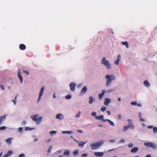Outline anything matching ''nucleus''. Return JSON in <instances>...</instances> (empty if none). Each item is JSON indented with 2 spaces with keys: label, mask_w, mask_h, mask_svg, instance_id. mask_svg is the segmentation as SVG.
<instances>
[{
  "label": "nucleus",
  "mask_w": 157,
  "mask_h": 157,
  "mask_svg": "<svg viewBox=\"0 0 157 157\" xmlns=\"http://www.w3.org/2000/svg\"><path fill=\"white\" fill-rule=\"evenodd\" d=\"M113 89H110L106 91V92L107 93H109L113 92Z\"/></svg>",
  "instance_id": "nucleus-42"
},
{
  "label": "nucleus",
  "mask_w": 157,
  "mask_h": 157,
  "mask_svg": "<svg viewBox=\"0 0 157 157\" xmlns=\"http://www.w3.org/2000/svg\"><path fill=\"white\" fill-rule=\"evenodd\" d=\"M52 146H50L48 148V153L51 152V150H52Z\"/></svg>",
  "instance_id": "nucleus-36"
},
{
  "label": "nucleus",
  "mask_w": 157,
  "mask_h": 157,
  "mask_svg": "<svg viewBox=\"0 0 157 157\" xmlns=\"http://www.w3.org/2000/svg\"><path fill=\"white\" fill-rule=\"evenodd\" d=\"M18 76L21 82L22 83L23 82V78L21 75V73L20 72H18Z\"/></svg>",
  "instance_id": "nucleus-17"
},
{
  "label": "nucleus",
  "mask_w": 157,
  "mask_h": 157,
  "mask_svg": "<svg viewBox=\"0 0 157 157\" xmlns=\"http://www.w3.org/2000/svg\"><path fill=\"white\" fill-rule=\"evenodd\" d=\"M45 88L44 86H43L41 89L39 93V95L42 96L44 93V90Z\"/></svg>",
  "instance_id": "nucleus-23"
},
{
  "label": "nucleus",
  "mask_w": 157,
  "mask_h": 157,
  "mask_svg": "<svg viewBox=\"0 0 157 157\" xmlns=\"http://www.w3.org/2000/svg\"><path fill=\"white\" fill-rule=\"evenodd\" d=\"M104 142L102 140L99 141L98 142L95 143H91L90 146L92 150L97 149L100 147L104 144Z\"/></svg>",
  "instance_id": "nucleus-3"
},
{
  "label": "nucleus",
  "mask_w": 157,
  "mask_h": 157,
  "mask_svg": "<svg viewBox=\"0 0 157 157\" xmlns=\"http://www.w3.org/2000/svg\"><path fill=\"white\" fill-rule=\"evenodd\" d=\"M34 129V128H31L28 127H27L25 128V130H33V129Z\"/></svg>",
  "instance_id": "nucleus-40"
},
{
  "label": "nucleus",
  "mask_w": 157,
  "mask_h": 157,
  "mask_svg": "<svg viewBox=\"0 0 157 157\" xmlns=\"http://www.w3.org/2000/svg\"><path fill=\"white\" fill-rule=\"evenodd\" d=\"M111 102V99L108 98H105L104 100V104L108 106L109 103Z\"/></svg>",
  "instance_id": "nucleus-11"
},
{
  "label": "nucleus",
  "mask_w": 157,
  "mask_h": 157,
  "mask_svg": "<svg viewBox=\"0 0 157 157\" xmlns=\"http://www.w3.org/2000/svg\"><path fill=\"white\" fill-rule=\"evenodd\" d=\"M76 84L74 82H72L69 85L70 89L71 91L74 92L75 90Z\"/></svg>",
  "instance_id": "nucleus-7"
},
{
  "label": "nucleus",
  "mask_w": 157,
  "mask_h": 157,
  "mask_svg": "<svg viewBox=\"0 0 157 157\" xmlns=\"http://www.w3.org/2000/svg\"><path fill=\"white\" fill-rule=\"evenodd\" d=\"M144 85L147 87H148L150 86V84L147 80L144 81Z\"/></svg>",
  "instance_id": "nucleus-24"
},
{
  "label": "nucleus",
  "mask_w": 157,
  "mask_h": 157,
  "mask_svg": "<svg viewBox=\"0 0 157 157\" xmlns=\"http://www.w3.org/2000/svg\"><path fill=\"white\" fill-rule=\"evenodd\" d=\"M6 116V115H4L0 117V125L1 124V123L3 122L5 119Z\"/></svg>",
  "instance_id": "nucleus-15"
},
{
  "label": "nucleus",
  "mask_w": 157,
  "mask_h": 157,
  "mask_svg": "<svg viewBox=\"0 0 157 157\" xmlns=\"http://www.w3.org/2000/svg\"><path fill=\"white\" fill-rule=\"evenodd\" d=\"M138 117L139 118L140 120V121H144L145 120L142 118L141 115V113H139V115H138Z\"/></svg>",
  "instance_id": "nucleus-26"
},
{
  "label": "nucleus",
  "mask_w": 157,
  "mask_h": 157,
  "mask_svg": "<svg viewBox=\"0 0 157 157\" xmlns=\"http://www.w3.org/2000/svg\"><path fill=\"white\" fill-rule=\"evenodd\" d=\"M23 128H19V132H21L22 131Z\"/></svg>",
  "instance_id": "nucleus-51"
},
{
  "label": "nucleus",
  "mask_w": 157,
  "mask_h": 157,
  "mask_svg": "<svg viewBox=\"0 0 157 157\" xmlns=\"http://www.w3.org/2000/svg\"><path fill=\"white\" fill-rule=\"evenodd\" d=\"M53 98H56V94L55 93H54L53 95Z\"/></svg>",
  "instance_id": "nucleus-61"
},
{
  "label": "nucleus",
  "mask_w": 157,
  "mask_h": 157,
  "mask_svg": "<svg viewBox=\"0 0 157 157\" xmlns=\"http://www.w3.org/2000/svg\"><path fill=\"white\" fill-rule=\"evenodd\" d=\"M136 105H137L138 106H140V107L141 106V105H142V104H141L140 103H138V104H137V103Z\"/></svg>",
  "instance_id": "nucleus-58"
},
{
  "label": "nucleus",
  "mask_w": 157,
  "mask_h": 157,
  "mask_svg": "<svg viewBox=\"0 0 157 157\" xmlns=\"http://www.w3.org/2000/svg\"><path fill=\"white\" fill-rule=\"evenodd\" d=\"M87 91V87L86 86H84L82 89L81 90L80 94L81 95H82L85 94Z\"/></svg>",
  "instance_id": "nucleus-10"
},
{
  "label": "nucleus",
  "mask_w": 157,
  "mask_h": 157,
  "mask_svg": "<svg viewBox=\"0 0 157 157\" xmlns=\"http://www.w3.org/2000/svg\"><path fill=\"white\" fill-rule=\"evenodd\" d=\"M88 155L86 153L83 154L81 155V157H86Z\"/></svg>",
  "instance_id": "nucleus-46"
},
{
  "label": "nucleus",
  "mask_w": 157,
  "mask_h": 157,
  "mask_svg": "<svg viewBox=\"0 0 157 157\" xmlns=\"http://www.w3.org/2000/svg\"><path fill=\"white\" fill-rule=\"evenodd\" d=\"M128 126H130V128H134V126L132 124V120L131 119H128Z\"/></svg>",
  "instance_id": "nucleus-14"
},
{
  "label": "nucleus",
  "mask_w": 157,
  "mask_h": 157,
  "mask_svg": "<svg viewBox=\"0 0 157 157\" xmlns=\"http://www.w3.org/2000/svg\"><path fill=\"white\" fill-rule=\"evenodd\" d=\"M96 114H97L95 112H94V111L92 112L91 113V115L94 117L96 116Z\"/></svg>",
  "instance_id": "nucleus-37"
},
{
  "label": "nucleus",
  "mask_w": 157,
  "mask_h": 157,
  "mask_svg": "<svg viewBox=\"0 0 157 157\" xmlns=\"http://www.w3.org/2000/svg\"><path fill=\"white\" fill-rule=\"evenodd\" d=\"M138 150V147H134L131 150V152L134 153L137 152Z\"/></svg>",
  "instance_id": "nucleus-18"
},
{
  "label": "nucleus",
  "mask_w": 157,
  "mask_h": 157,
  "mask_svg": "<svg viewBox=\"0 0 157 157\" xmlns=\"http://www.w3.org/2000/svg\"><path fill=\"white\" fill-rule=\"evenodd\" d=\"M74 140L76 142L78 143V145L82 147H83L84 145L86 144V141H78L75 140V139H74Z\"/></svg>",
  "instance_id": "nucleus-6"
},
{
  "label": "nucleus",
  "mask_w": 157,
  "mask_h": 157,
  "mask_svg": "<svg viewBox=\"0 0 157 157\" xmlns=\"http://www.w3.org/2000/svg\"><path fill=\"white\" fill-rule=\"evenodd\" d=\"M18 157H25V155L24 154L22 153L20 154Z\"/></svg>",
  "instance_id": "nucleus-48"
},
{
  "label": "nucleus",
  "mask_w": 157,
  "mask_h": 157,
  "mask_svg": "<svg viewBox=\"0 0 157 157\" xmlns=\"http://www.w3.org/2000/svg\"><path fill=\"white\" fill-rule=\"evenodd\" d=\"M106 121L108 122L109 124L112 126H114L115 125L114 123L109 119H107L105 120V122Z\"/></svg>",
  "instance_id": "nucleus-22"
},
{
  "label": "nucleus",
  "mask_w": 157,
  "mask_h": 157,
  "mask_svg": "<svg viewBox=\"0 0 157 157\" xmlns=\"http://www.w3.org/2000/svg\"><path fill=\"white\" fill-rule=\"evenodd\" d=\"M133 144L132 143H129L128 145V146L129 147L131 148L133 147Z\"/></svg>",
  "instance_id": "nucleus-41"
},
{
  "label": "nucleus",
  "mask_w": 157,
  "mask_h": 157,
  "mask_svg": "<svg viewBox=\"0 0 157 157\" xmlns=\"http://www.w3.org/2000/svg\"><path fill=\"white\" fill-rule=\"evenodd\" d=\"M62 133L63 134H73L74 132L72 131H62Z\"/></svg>",
  "instance_id": "nucleus-16"
},
{
  "label": "nucleus",
  "mask_w": 157,
  "mask_h": 157,
  "mask_svg": "<svg viewBox=\"0 0 157 157\" xmlns=\"http://www.w3.org/2000/svg\"><path fill=\"white\" fill-rule=\"evenodd\" d=\"M19 48L21 50H24L25 49V46L24 44H21L20 45Z\"/></svg>",
  "instance_id": "nucleus-25"
},
{
  "label": "nucleus",
  "mask_w": 157,
  "mask_h": 157,
  "mask_svg": "<svg viewBox=\"0 0 157 157\" xmlns=\"http://www.w3.org/2000/svg\"><path fill=\"white\" fill-rule=\"evenodd\" d=\"M70 151L68 150H65L63 153V155H66L69 156L70 155Z\"/></svg>",
  "instance_id": "nucleus-20"
},
{
  "label": "nucleus",
  "mask_w": 157,
  "mask_h": 157,
  "mask_svg": "<svg viewBox=\"0 0 157 157\" xmlns=\"http://www.w3.org/2000/svg\"><path fill=\"white\" fill-rule=\"evenodd\" d=\"M106 109V108L105 106H103L101 108V111L103 112L105 111Z\"/></svg>",
  "instance_id": "nucleus-31"
},
{
  "label": "nucleus",
  "mask_w": 157,
  "mask_h": 157,
  "mask_svg": "<svg viewBox=\"0 0 157 157\" xmlns=\"http://www.w3.org/2000/svg\"><path fill=\"white\" fill-rule=\"evenodd\" d=\"M118 100L119 101H121V98H118Z\"/></svg>",
  "instance_id": "nucleus-63"
},
{
  "label": "nucleus",
  "mask_w": 157,
  "mask_h": 157,
  "mask_svg": "<svg viewBox=\"0 0 157 157\" xmlns=\"http://www.w3.org/2000/svg\"><path fill=\"white\" fill-rule=\"evenodd\" d=\"M26 123V122L25 121H23L22 122V123L24 124H25Z\"/></svg>",
  "instance_id": "nucleus-64"
},
{
  "label": "nucleus",
  "mask_w": 157,
  "mask_h": 157,
  "mask_svg": "<svg viewBox=\"0 0 157 157\" xmlns=\"http://www.w3.org/2000/svg\"><path fill=\"white\" fill-rule=\"evenodd\" d=\"M129 127H130V126H125L123 129V131H126Z\"/></svg>",
  "instance_id": "nucleus-29"
},
{
  "label": "nucleus",
  "mask_w": 157,
  "mask_h": 157,
  "mask_svg": "<svg viewBox=\"0 0 157 157\" xmlns=\"http://www.w3.org/2000/svg\"><path fill=\"white\" fill-rule=\"evenodd\" d=\"M101 63L108 70H110L112 68V66L109 62L106 60L105 57H103L101 60Z\"/></svg>",
  "instance_id": "nucleus-2"
},
{
  "label": "nucleus",
  "mask_w": 157,
  "mask_h": 157,
  "mask_svg": "<svg viewBox=\"0 0 157 157\" xmlns=\"http://www.w3.org/2000/svg\"><path fill=\"white\" fill-rule=\"evenodd\" d=\"M105 93V90H102V93L101 94L104 95Z\"/></svg>",
  "instance_id": "nucleus-50"
},
{
  "label": "nucleus",
  "mask_w": 157,
  "mask_h": 157,
  "mask_svg": "<svg viewBox=\"0 0 157 157\" xmlns=\"http://www.w3.org/2000/svg\"><path fill=\"white\" fill-rule=\"evenodd\" d=\"M146 157H151V155H146Z\"/></svg>",
  "instance_id": "nucleus-62"
},
{
  "label": "nucleus",
  "mask_w": 157,
  "mask_h": 157,
  "mask_svg": "<svg viewBox=\"0 0 157 157\" xmlns=\"http://www.w3.org/2000/svg\"><path fill=\"white\" fill-rule=\"evenodd\" d=\"M121 44L123 45H125L127 48H128V44L127 41L122 42Z\"/></svg>",
  "instance_id": "nucleus-27"
},
{
  "label": "nucleus",
  "mask_w": 157,
  "mask_h": 157,
  "mask_svg": "<svg viewBox=\"0 0 157 157\" xmlns=\"http://www.w3.org/2000/svg\"><path fill=\"white\" fill-rule=\"evenodd\" d=\"M153 127V126H148L147 128L149 129Z\"/></svg>",
  "instance_id": "nucleus-59"
},
{
  "label": "nucleus",
  "mask_w": 157,
  "mask_h": 157,
  "mask_svg": "<svg viewBox=\"0 0 157 157\" xmlns=\"http://www.w3.org/2000/svg\"><path fill=\"white\" fill-rule=\"evenodd\" d=\"M137 102L136 101H133L131 102V104L132 105H136L137 104Z\"/></svg>",
  "instance_id": "nucleus-35"
},
{
  "label": "nucleus",
  "mask_w": 157,
  "mask_h": 157,
  "mask_svg": "<svg viewBox=\"0 0 157 157\" xmlns=\"http://www.w3.org/2000/svg\"><path fill=\"white\" fill-rule=\"evenodd\" d=\"M71 97H72V96H71V95H67L65 97V98L66 99H71Z\"/></svg>",
  "instance_id": "nucleus-33"
},
{
  "label": "nucleus",
  "mask_w": 157,
  "mask_h": 157,
  "mask_svg": "<svg viewBox=\"0 0 157 157\" xmlns=\"http://www.w3.org/2000/svg\"><path fill=\"white\" fill-rule=\"evenodd\" d=\"M144 144L145 146L148 147H150L154 149L157 148V145L151 142H145Z\"/></svg>",
  "instance_id": "nucleus-5"
},
{
  "label": "nucleus",
  "mask_w": 157,
  "mask_h": 157,
  "mask_svg": "<svg viewBox=\"0 0 157 157\" xmlns=\"http://www.w3.org/2000/svg\"><path fill=\"white\" fill-rule=\"evenodd\" d=\"M13 153V152L11 150H9L7 152V154L10 155V156Z\"/></svg>",
  "instance_id": "nucleus-45"
},
{
  "label": "nucleus",
  "mask_w": 157,
  "mask_h": 157,
  "mask_svg": "<svg viewBox=\"0 0 157 157\" xmlns=\"http://www.w3.org/2000/svg\"><path fill=\"white\" fill-rule=\"evenodd\" d=\"M10 155L7 153L3 157H8Z\"/></svg>",
  "instance_id": "nucleus-53"
},
{
  "label": "nucleus",
  "mask_w": 157,
  "mask_h": 157,
  "mask_svg": "<svg viewBox=\"0 0 157 157\" xmlns=\"http://www.w3.org/2000/svg\"><path fill=\"white\" fill-rule=\"evenodd\" d=\"M109 142L110 143H114L115 142L116 140H109Z\"/></svg>",
  "instance_id": "nucleus-47"
},
{
  "label": "nucleus",
  "mask_w": 157,
  "mask_h": 157,
  "mask_svg": "<svg viewBox=\"0 0 157 157\" xmlns=\"http://www.w3.org/2000/svg\"><path fill=\"white\" fill-rule=\"evenodd\" d=\"M57 131H52L49 132V133L51 136H52L53 135H55L56 134Z\"/></svg>",
  "instance_id": "nucleus-30"
},
{
  "label": "nucleus",
  "mask_w": 157,
  "mask_h": 157,
  "mask_svg": "<svg viewBox=\"0 0 157 157\" xmlns=\"http://www.w3.org/2000/svg\"><path fill=\"white\" fill-rule=\"evenodd\" d=\"M6 129V127L5 126L0 127V130H4Z\"/></svg>",
  "instance_id": "nucleus-44"
},
{
  "label": "nucleus",
  "mask_w": 157,
  "mask_h": 157,
  "mask_svg": "<svg viewBox=\"0 0 157 157\" xmlns=\"http://www.w3.org/2000/svg\"><path fill=\"white\" fill-rule=\"evenodd\" d=\"M105 78L106 79V86L107 87L109 86L112 84V81L115 79V77L113 75H107L105 76Z\"/></svg>",
  "instance_id": "nucleus-1"
},
{
  "label": "nucleus",
  "mask_w": 157,
  "mask_h": 157,
  "mask_svg": "<svg viewBox=\"0 0 157 157\" xmlns=\"http://www.w3.org/2000/svg\"><path fill=\"white\" fill-rule=\"evenodd\" d=\"M23 72L26 73L27 75H29V72L27 71H25L24 70H23Z\"/></svg>",
  "instance_id": "nucleus-54"
},
{
  "label": "nucleus",
  "mask_w": 157,
  "mask_h": 157,
  "mask_svg": "<svg viewBox=\"0 0 157 157\" xmlns=\"http://www.w3.org/2000/svg\"><path fill=\"white\" fill-rule=\"evenodd\" d=\"M81 114V112L80 111H79L78 113L76 114L75 116V117L77 118H78L80 117Z\"/></svg>",
  "instance_id": "nucleus-32"
},
{
  "label": "nucleus",
  "mask_w": 157,
  "mask_h": 157,
  "mask_svg": "<svg viewBox=\"0 0 157 157\" xmlns=\"http://www.w3.org/2000/svg\"><path fill=\"white\" fill-rule=\"evenodd\" d=\"M121 59V55L120 54H118L117 56V59L116 61L114 62V64L118 66L119 64V61Z\"/></svg>",
  "instance_id": "nucleus-8"
},
{
  "label": "nucleus",
  "mask_w": 157,
  "mask_h": 157,
  "mask_svg": "<svg viewBox=\"0 0 157 157\" xmlns=\"http://www.w3.org/2000/svg\"><path fill=\"white\" fill-rule=\"evenodd\" d=\"M0 87L2 89V90H4V87L2 85H0Z\"/></svg>",
  "instance_id": "nucleus-56"
},
{
  "label": "nucleus",
  "mask_w": 157,
  "mask_h": 157,
  "mask_svg": "<svg viewBox=\"0 0 157 157\" xmlns=\"http://www.w3.org/2000/svg\"><path fill=\"white\" fill-rule=\"evenodd\" d=\"M125 142V140L123 139H121L120 140L118 143H124Z\"/></svg>",
  "instance_id": "nucleus-38"
},
{
  "label": "nucleus",
  "mask_w": 157,
  "mask_h": 157,
  "mask_svg": "<svg viewBox=\"0 0 157 157\" xmlns=\"http://www.w3.org/2000/svg\"><path fill=\"white\" fill-rule=\"evenodd\" d=\"M41 96H42L39 95V98H38V102H39V100H40Z\"/></svg>",
  "instance_id": "nucleus-57"
},
{
  "label": "nucleus",
  "mask_w": 157,
  "mask_h": 157,
  "mask_svg": "<svg viewBox=\"0 0 157 157\" xmlns=\"http://www.w3.org/2000/svg\"><path fill=\"white\" fill-rule=\"evenodd\" d=\"M95 118L97 120H101L104 122H105V120L104 119V116L102 115L95 116Z\"/></svg>",
  "instance_id": "nucleus-9"
},
{
  "label": "nucleus",
  "mask_w": 157,
  "mask_h": 157,
  "mask_svg": "<svg viewBox=\"0 0 157 157\" xmlns=\"http://www.w3.org/2000/svg\"><path fill=\"white\" fill-rule=\"evenodd\" d=\"M76 131L77 132L80 133H83V131L81 130L78 129Z\"/></svg>",
  "instance_id": "nucleus-43"
},
{
  "label": "nucleus",
  "mask_w": 157,
  "mask_h": 157,
  "mask_svg": "<svg viewBox=\"0 0 157 157\" xmlns=\"http://www.w3.org/2000/svg\"><path fill=\"white\" fill-rule=\"evenodd\" d=\"M104 153L101 152H95L94 153V155L97 157H101L103 156Z\"/></svg>",
  "instance_id": "nucleus-12"
},
{
  "label": "nucleus",
  "mask_w": 157,
  "mask_h": 157,
  "mask_svg": "<svg viewBox=\"0 0 157 157\" xmlns=\"http://www.w3.org/2000/svg\"><path fill=\"white\" fill-rule=\"evenodd\" d=\"M103 96L104 95L103 94H101V93L99 94H98L99 98L100 99H101L103 97Z\"/></svg>",
  "instance_id": "nucleus-39"
},
{
  "label": "nucleus",
  "mask_w": 157,
  "mask_h": 157,
  "mask_svg": "<svg viewBox=\"0 0 157 157\" xmlns=\"http://www.w3.org/2000/svg\"><path fill=\"white\" fill-rule=\"evenodd\" d=\"M94 101V99L92 96H90L89 98V103L91 104Z\"/></svg>",
  "instance_id": "nucleus-21"
},
{
  "label": "nucleus",
  "mask_w": 157,
  "mask_h": 157,
  "mask_svg": "<svg viewBox=\"0 0 157 157\" xmlns=\"http://www.w3.org/2000/svg\"><path fill=\"white\" fill-rule=\"evenodd\" d=\"M107 114H108V115H110V111H107Z\"/></svg>",
  "instance_id": "nucleus-60"
},
{
  "label": "nucleus",
  "mask_w": 157,
  "mask_h": 157,
  "mask_svg": "<svg viewBox=\"0 0 157 157\" xmlns=\"http://www.w3.org/2000/svg\"><path fill=\"white\" fill-rule=\"evenodd\" d=\"M38 116V114H34L33 115L31 116V117L32 119V120L35 121L37 124H40L41 122L42 119V117L41 116L39 117L38 118H37Z\"/></svg>",
  "instance_id": "nucleus-4"
},
{
  "label": "nucleus",
  "mask_w": 157,
  "mask_h": 157,
  "mask_svg": "<svg viewBox=\"0 0 157 157\" xmlns=\"http://www.w3.org/2000/svg\"><path fill=\"white\" fill-rule=\"evenodd\" d=\"M153 131L154 133H156L157 132V127H154L153 128Z\"/></svg>",
  "instance_id": "nucleus-34"
},
{
  "label": "nucleus",
  "mask_w": 157,
  "mask_h": 157,
  "mask_svg": "<svg viewBox=\"0 0 157 157\" xmlns=\"http://www.w3.org/2000/svg\"><path fill=\"white\" fill-rule=\"evenodd\" d=\"M78 153V150H75L73 152V155L75 156H77Z\"/></svg>",
  "instance_id": "nucleus-28"
},
{
  "label": "nucleus",
  "mask_w": 157,
  "mask_h": 157,
  "mask_svg": "<svg viewBox=\"0 0 157 157\" xmlns=\"http://www.w3.org/2000/svg\"><path fill=\"white\" fill-rule=\"evenodd\" d=\"M82 83L81 84H78L77 86V87L78 88H80V87H81L82 86Z\"/></svg>",
  "instance_id": "nucleus-52"
},
{
  "label": "nucleus",
  "mask_w": 157,
  "mask_h": 157,
  "mask_svg": "<svg viewBox=\"0 0 157 157\" xmlns=\"http://www.w3.org/2000/svg\"><path fill=\"white\" fill-rule=\"evenodd\" d=\"M118 117L119 119H121V115L119 114L118 115Z\"/></svg>",
  "instance_id": "nucleus-55"
},
{
  "label": "nucleus",
  "mask_w": 157,
  "mask_h": 157,
  "mask_svg": "<svg viewBox=\"0 0 157 157\" xmlns=\"http://www.w3.org/2000/svg\"><path fill=\"white\" fill-rule=\"evenodd\" d=\"M56 119L59 120H62L64 118L63 116L61 113L57 114L56 115Z\"/></svg>",
  "instance_id": "nucleus-13"
},
{
  "label": "nucleus",
  "mask_w": 157,
  "mask_h": 157,
  "mask_svg": "<svg viewBox=\"0 0 157 157\" xmlns=\"http://www.w3.org/2000/svg\"><path fill=\"white\" fill-rule=\"evenodd\" d=\"M13 137H10L6 139V141L7 143L9 144H11L12 143V140H13Z\"/></svg>",
  "instance_id": "nucleus-19"
},
{
  "label": "nucleus",
  "mask_w": 157,
  "mask_h": 157,
  "mask_svg": "<svg viewBox=\"0 0 157 157\" xmlns=\"http://www.w3.org/2000/svg\"><path fill=\"white\" fill-rule=\"evenodd\" d=\"M12 101L14 103V105H15L16 103L17 100L14 99Z\"/></svg>",
  "instance_id": "nucleus-49"
}]
</instances>
